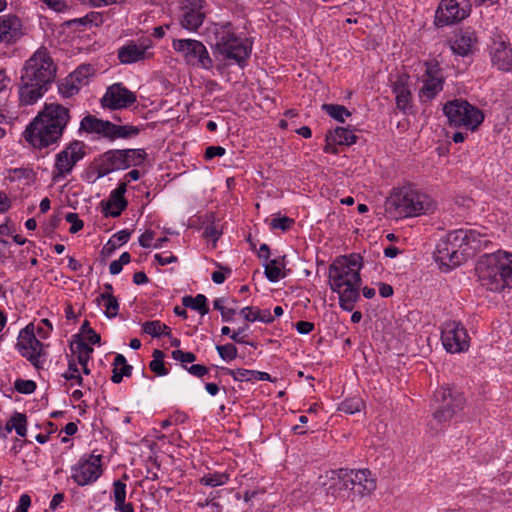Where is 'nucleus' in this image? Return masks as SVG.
Listing matches in <instances>:
<instances>
[{"instance_id": "f257e3e1", "label": "nucleus", "mask_w": 512, "mask_h": 512, "mask_svg": "<svg viewBox=\"0 0 512 512\" xmlns=\"http://www.w3.org/2000/svg\"><path fill=\"white\" fill-rule=\"evenodd\" d=\"M362 266V257L352 253L336 258L329 268L331 289L338 293L340 306L346 311H352L360 298Z\"/></svg>"}, {"instance_id": "f03ea898", "label": "nucleus", "mask_w": 512, "mask_h": 512, "mask_svg": "<svg viewBox=\"0 0 512 512\" xmlns=\"http://www.w3.org/2000/svg\"><path fill=\"white\" fill-rule=\"evenodd\" d=\"M478 281L487 290L512 289V252L497 250L479 257L475 267Z\"/></svg>"}, {"instance_id": "7ed1b4c3", "label": "nucleus", "mask_w": 512, "mask_h": 512, "mask_svg": "<svg viewBox=\"0 0 512 512\" xmlns=\"http://www.w3.org/2000/svg\"><path fill=\"white\" fill-rule=\"evenodd\" d=\"M436 202L426 193L411 187L395 190L385 202L387 217L394 220L432 213Z\"/></svg>"}, {"instance_id": "20e7f679", "label": "nucleus", "mask_w": 512, "mask_h": 512, "mask_svg": "<svg viewBox=\"0 0 512 512\" xmlns=\"http://www.w3.org/2000/svg\"><path fill=\"white\" fill-rule=\"evenodd\" d=\"M208 37L216 57L244 66L251 53L247 41L239 37L230 23H214L208 28Z\"/></svg>"}, {"instance_id": "39448f33", "label": "nucleus", "mask_w": 512, "mask_h": 512, "mask_svg": "<svg viewBox=\"0 0 512 512\" xmlns=\"http://www.w3.org/2000/svg\"><path fill=\"white\" fill-rule=\"evenodd\" d=\"M56 71L57 66L49 51L41 47L25 61L21 79L35 81L49 87L55 79Z\"/></svg>"}, {"instance_id": "423d86ee", "label": "nucleus", "mask_w": 512, "mask_h": 512, "mask_svg": "<svg viewBox=\"0 0 512 512\" xmlns=\"http://www.w3.org/2000/svg\"><path fill=\"white\" fill-rule=\"evenodd\" d=\"M443 112L450 125L463 126L472 131L477 129L484 120V114L479 108L462 99L447 102L443 107Z\"/></svg>"}, {"instance_id": "0eeeda50", "label": "nucleus", "mask_w": 512, "mask_h": 512, "mask_svg": "<svg viewBox=\"0 0 512 512\" xmlns=\"http://www.w3.org/2000/svg\"><path fill=\"white\" fill-rule=\"evenodd\" d=\"M86 145L84 142L74 140L67 144L55 155L52 171L53 182H59L70 175L76 164L84 158Z\"/></svg>"}, {"instance_id": "6e6552de", "label": "nucleus", "mask_w": 512, "mask_h": 512, "mask_svg": "<svg viewBox=\"0 0 512 512\" xmlns=\"http://www.w3.org/2000/svg\"><path fill=\"white\" fill-rule=\"evenodd\" d=\"M45 345L35 336V326L29 323L21 329L17 338L16 349L20 355L26 358L35 368H43L46 351Z\"/></svg>"}, {"instance_id": "1a4fd4ad", "label": "nucleus", "mask_w": 512, "mask_h": 512, "mask_svg": "<svg viewBox=\"0 0 512 512\" xmlns=\"http://www.w3.org/2000/svg\"><path fill=\"white\" fill-rule=\"evenodd\" d=\"M340 475L352 499L366 497L376 490V479L369 469H340Z\"/></svg>"}, {"instance_id": "9d476101", "label": "nucleus", "mask_w": 512, "mask_h": 512, "mask_svg": "<svg viewBox=\"0 0 512 512\" xmlns=\"http://www.w3.org/2000/svg\"><path fill=\"white\" fill-rule=\"evenodd\" d=\"M172 47L186 64L204 70L212 69L213 60L201 41L195 39H175L172 42Z\"/></svg>"}, {"instance_id": "9b49d317", "label": "nucleus", "mask_w": 512, "mask_h": 512, "mask_svg": "<svg viewBox=\"0 0 512 512\" xmlns=\"http://www.w3.org/2000/svg\"><path fill=\"white\" fill-rule=\"evenodd\" d=\"M102 456L84 454L71 466V479L81 487L94 484L103 474Z\"/></svg>"}, {"instance_id": "f8f14e48", "label": "nucleus", "mask_w": 512, "mask_h": 512, "mask_svg": "<svg viewBox=\"0 0 512 512\" xmlns=\"http://www.w3.org/2000/svg\"><path fill=\"white\" fill-rule=\"evenodd\" d=\"M63 129L48 124L41 117H36L26 128L25 138L35 148H45L56 143L63 134Z\"/></svg>"}, {"instance_id": "ddd939ff", "label": "nucleus", "mask_w": 512, "mask_h": 512, "mask_svg": "<svg viewBox=\"0 0 512 512\" xmlns=\"http://www.w3.org/2000/svg\"><path fill=\"white\" fill-rule=\"evenodd\" d=\"M419 80L422 86L418 98L422 104L432 101L443 90L445 83L441 68L435 61L425 63V71Z\"/></svg>"}, {"instance_id": "4468645a", "label": "nucleus", "mask_w": 512, "mask_h": 512, "mask_svg": "<svg viewBox=\"0 0 512 512\" xmlns=\"http://www.w3.org/2000/svg\"><path fill=\"white\" fill-rule=\"evenodd\" d=\"M441 341L449 353H462L469 349L470 338L464 326L455 320L445 321L441 328Z\"/></svg>"}, {"instance_id": "2eb2a0df", "label": "nucleus", "mask_w": 512, "mask_h": 512, "mask_svg": "<svg viewBox=\"0 0 512 512\" xmlns=\"http://www.w3.org/2000/svg\"><path fill=\"white\" fill-rule=\"evenodd\" d=\"M470 12V0H441L435 22L438 26L451 25L467 18Z\"/></svg>"}, {"instance_id": "dca6fc26", "label": "nucleus", "mask_w": 512, "mask_h": 512, "mask_svg": "<svg viewBox=\"0 0 512 512\" xmlns=\"http://www.w3.org/2000/svg\"><path fill=\"white\" fill-rule=\"evenodd\" d=\"M450 399L453 402V408H446L444 406H438L433 413V418L439 424H445L453 418V416L463 409L465 399L461 393L453 390L450 387H441L434 393L435 402H445Z\"/></svg>"}, {"instance_id": "f3484780", "label": "nucleus", "mask_w": 512, "mask_h": 512, "mask_svg": "<svg viewBox=\"0 0 512 512\" xmlns=\"http://www.w3.org/2000/svg\"><path fill=\"white\" fill-rule=\"evenodd\" d=\"M152 47L153 43L149 38L129 41L118 49V58L122 64H132L150 59L153 56Z\"/></svg>"}, {"instance_id": "a211bd4d", "label": "nucleus", "mask_w": 512, "mask_h": 512, "mask_svg": "<svg viewBox=\"0 0 512 512\" xmlns=\"http://www.w3.org/2000/svg\"><path fill=\"white\" fill-rule=\"evenodd\" d=\"M134 92L127 89L122 83L109 86L101 99L102 106L109 109H124L136 102Z\"/></svg>"}, {"instance_id": "6ab92c4d", "label": "nucleus", "mask_w": 512, "mask_h": 512, "mask_svg": "<svg viewBox=\"0 0 512 512\" xmlns=\"http://www.w3.org/2000/svg\"><path fill=\"white\" fill-rule=\"evenodd\" d=\"M478 39L471 29L457 31L450 40V48L453 53L465 57L474 53L477 49Z\"/></svg>"}, {"instance_id": "aec40b11", "label": "nucleus", "mask_w": 512, "mask_h": 512, "mask_svg": "<svg viewBox=\"0 0 512 512\" xmlns=\"http://www.w3.org/2000/svg\"><path fill=\"white\" fill-rule=\"evenodd\" d=\"M434 257L439 266L446 270L459 266L462 261V253L456 251L455 247L449 245L443 239L437 244Z\"/></svg>"}, {"instance_id": "412c9836", "label": "nucleus", "mask_w": 512, "mask_h": 512, "mask_svg": "<svg viewBox=\"0 0 512 512\" xmlns=\"http://www.w3.org/2000/svg\"><path fill=\"white\" fill-rule=\"evenodd\" d=\"M491 61L499 70L512 68V48L502 39H495L490 48Z\"/></svg>"}, {"instance_id": "4be33fe9", "label": "nucleus", "mask_w": 512, "mask_h": 512, "mask_svg": "<svg viewBox=\"0 0 512 512\" xmlns=\"http://www.w3.org/2000/svg\"><path fill=\"white\" fill-rule=\"evenodd\" d=\"M126 192V182L119 183L113 190L107 201H102L103 212L105 216L118 217L127 207V201L124 197Z\"/></svg>"}, {"instance_id": "5701e85b", "label": "nucleus", "mask_w": 512, "mask_h": 512, "mask_svg": "<svg viewBox=\"0 0 512 512\" xmlns=\"http://www.w3.org/2000/svg\"><path fill=\"white\" fill-rule=\"evenodd\" d=\"M36 117H41L45 123L60 126L63 130L70 119L69 110L55 103L45 104L44 109Z\"/></svg>"}, {"instance_id": "b1692460", "label": "nucleus", "mask_w": 512, "mask_h": 512, "mask_svg": "<svg viewBox=\"0 0 512 512\" xmlns=\"http://www.w3.org/2000/svg\"><path fill=\"white\" fill-rule=\"evenodd\" d=\"M48 86L35 81L21 79L19 101L23 106L33 105L47 92Z\"/></svg>"}, {"instance_id": "393cba45", "label": "nucleus", "mask_w": 512, "mask_h": 512, "mask_svg": "<svg viewBox=\"0 0 512 512\" xmlns=\"http://www.w3.org/2000/svg\"><path fill=\"white\" fill-rule=\"evenodd\" d=\"M357 136L354 132L345 127H337L326 135V145L324 151L327 153H336V145H352L356 143Z\"/></svg>"}, {"instance_id": "a878e982", "label": "nucleus", "mask_w": 512, "mask_h": 512, "mask_svg": "<svg viewBox=\"0 0 512 512\" xmlns=\"http://www.w3.org/2000/svg\"><path fill=\"white\" fill-rule=\"evenodd\" d=\"M22 24L15 15L0 16V42H11L21 35Z\"/></svg>"}, {"instance_id": "bb28decb", "label": "nucleus", "mask_w": 512, "mask_h": 512, "mask_svg": "<svg viewBox=\"0 0 512 512\" xmlns=\"http://www.w3.org/2000/svg\"><path fill=\"white\" fill-rule=\"evenodd\" d=\"M396 105L403 112L411 109V91L407 84V78L399 77L393 84Z\"/></svg>"}, {"instance_id": "cd10ccee", "label": "nucleus", "mask_w": 512, "mask_h": 512, "mask_svg": "<svg viewBox=\"0 0 512 512\" xmlns=\"http://www.w3.org/2000/svg\"><path fill=\"white\" fill-rule=\"evenodd\" d=\"M103 166L105 173L127 168L123 150H112L104 154Z\"/></svg>"}, {"instance_id": "c85d7f7f", "label": "nucleus", "mask_w": 512, "mask_h": 512, "mask_svg": "<svg viewBox=\"0 0 512 512\" xmlns=\"http://www.w3.org/2000/svg\"><path fill=\"white\" fill-rule=\"evenodd\" d=\"M109 121L100 120L92 115L85 116L80 123V130L88 133H97L107 137L109 133Z\"/></svg>"}, {"instance_id": "c756f323", "label": "nucleus", "mask_w": 512, "mask_h": 512, "mask_svg": "<svg viewBox=\"0 0 512 512\" xmlns=\"http://www.w3.org/2000/svg\"><path fill=\"white\" fill-rule=\"evenodd\" d=\"M182 26L189 31H196L203 23L205 13L203 9H182Z\"/></svg>"}, {"instance_id": "7c9ffc66", "label": "nucleus", "mask_w": 512, "mask_h": 512, "mask_svg": "<svg viewBox=\"0 0 512 512\" xmlns=\"http://www.w3.org/2000/svg\"><path fill=\"white\" fill-rule=\"evenodd\" d=\"M71 351L73 353L72 357L76 360L77 365H81L89 362L94 350L88 343L83 341V339H80L71 344Z\"/></svg>"}, {"instance_id": "2f4dec72", "label": "nucleus", "mask_w": 512, "mask_h": 512, "mask_svg": "<svg viewBox=\"0 0 512 512\" xmlns=\"http://www.w3.org/2000/svg\"><path fill=\"white\" fill-rule=\"evenodd\" d=\"M113 374L111 380L113 383L118 384L122 381L124 376H130L132 366L127 364L126 358L122 354H117L113 362Z\"/></svg>"}, {"instance_id": "473e14b6", "label": "nucleus", "mask_w": 512, "mask_h": 512, "mask_svg": "<svg viewBox=\"0 0 512 512\" xmlns=\"http://www.w3.org/2000/svg\"><path fill=\"white\" fill-rule=\"evenodd\" d=\"M10 78L3 69H0V123L5 122L7 99L10 94Z\"/></svg>"}, {"instance_id": "72a5a7b5", "label": "nucleus", "mask_w": 512, "mask_h": 512, "mask_svg": "<svg viewBox=\"0 0 512 512\" xmlns=\"http://www.w3.org/2000/svg\"><path fill=\"white\" fill-rule=\"evenodd\" d=\"M489 243L490 239L486 234H482L476 229H468L467 245L464 252L468 250L479 251L486 248Z\"/></svg>"}, {"instance_id": "f704fd0d", "label": "nucleus", "mask_w": 512, "mask_h": 512, "mask_svg": "<svg viewBox=\"0 0 512 512\" xmlns=\"http://www.w3.org/2000/svg\"><path fill=\"white\" fill-rule=\"evenodd\" d=\"M265 276L270 282H278L284 278L285 274L282 272L284 268L283 259H272L265 263Z\"/></svg>"}, {"instance_id": "c9c22d12", "label": "nucleus", "mask_w": 512, "mask_h": 512, "mask_svg": "<svg viewBox=\"0 0 512 512\" xmlns=\"http://www.w3.org/2000/svg\"><path fill=\"white\" fill-rule=\"evenodd\" d=\"M184 307L191 308L199 312L202 316L206 315L209 311L207 307V298L203 294H198L195 297L185 296L182 298Z\"/></svg>"}, {"instance_id": "e433bc0d", "label": "nucleus", "mask_w": 512, "mask_h": 512, "mask_svg": "<svg viewBox=\"0 0 512 512\" xmlns=\"http://www.w3.org/2000/svg\"><path fill=\"white\" fill-rule=\"evenodd\" d=\"M467 236L468 229H457L449 232L443 238V240L446 241L449 245L455 247L456 251H459L461 248H463V250L466 248Z\"/></svg>"}, {"instance_id": "4c0bfd02", "label": "nucleus", "mask_w": 512, "mask_h": 512, "mask_svg": "<svg viewBox=\"0 0 512 512\" xmlns=\"http://www.w3.org/2000/svg\"><path fill=\"white\" fill-rule=\"evenodd\" d=\"M139 131V128L132 125H116L110 122L107 137L111 139L127 138L137 135Z\"/></svg>"}, {"instance_id": "58836bf2", "label": "nucleus", "mask_w": 512, "mask_h": 512, "mask_svg": "<svg viewBox=\"0 0 512 512\" xmlns=\"http://www.w3.org/2000/svg\"><path fill=\"white\" fill-rule=\"evenodd\" d=\"M27 417L23 413H15L10 420L6 423V430L16 431L17 435L24 437L27 433Z\"/></svg>"}, {"instance_id": "ea45409f", "label": "nucleus", "mask_w": 512, "mask_h": 512, "mask_svg": "<svg viewBox=\"0 0 512 512\" xmlns=\"http://www.w3.org/2000/svg\"><path fill=\"white\" fill-rule=\"evenodd\" d=\"M341 476L342 475H340V469L331 472L328 491L331 492L335 497H348V487H346L342 483L341 479H339Z\"/></svg>"}, {"instance_id": "a19ab883", "label": "nucleus", "mask_w": 512, "mask_h": 512, "mask_svg": "<svg viewBox=\"0 0 512 512\" xmlns=\"http://www.w3.org/2000/svg\"><path fill=\"white\" fill-rule=\"evenodd\" d=\"M98 303H102L104 307V313L108 318H113L118 314L119 311V304L113 295L108 294H100L97 297Z\"/></svg>"}, {"instance_id": "79ce46f5", "label": "nucleus", "mask_w": 512, "mask_h": 512, "mask_svg": "<svg viewBox=\"0 0 512 512\" xmlns=\"http://www.w3.org/2000/svg\"><path fill=\"white\" fill-rule=\"evenodd\" d=\"M142 330L144 333L151 335L152 337H160L161 335H170V328L161 323L159 320L147 321L143 323Z\"/></svg>"}, {"instance_id": "37998d69", "label": "nucleus", "mask_w": 512, "mask_h": 512, "mask_svg": "<svg viewBox=\"0 0 512 512\" xmlns=\"http://www.w3.org/2000/svg\"><path fill=\"white\" fill-rule=\"evenodd\" d=\"M93 67L91 65H81L73 71L68 77L70 83L79 84L83 86L87 84L88 78L93 74Z\"/></svg>"}, {"instance_id": "c03bdc74", "label": "nucleus", "mask_w": 512, "mask_h": 512, "mask_svg": "<svg viewBox=\"0 0 512 512\" xmlns=\"http://www.w3.org/2000/svg\"><path fill=\"white\" fill-rule=\"evenodd\" d=\"M322 109L333 119L344 122L346 117L351 115L350 111L343 105L323 104Z\"/></svg>"}, {"instance_id": "a18cd8bd", "label": "nucleus", "mask_w": 512, "mask_h": 512, "mask_svg": "<svg viewBox=\"0 0 512 512\" xmlns=\"http://www.w3.org/2000/svg\"><path fill=\"white\" fill-rule=\"evenodd\" d=\"M149 367L152 372L158 376H165L168 374V370L164 363V353L161 350L153 351V360L150 362Z\"/></svg>"}, {"instance_id": "49530a36", "label": "nucleus", "mask_w": 512, "mask_h": 512, "mask_svg": "<svg viewBox=\"0 0 512 512\" xmlns=\"http://www.w3.org/2000/svg\"><path fill=\"white\" fill-rule=\"evenodd\" d=\"M226 302L227 300L224 298H216L213 301V306L214 309L220 311L222 320L224 322H230L236 314V309L234 307L225 305Z\"/></svg>"}, {"instance_id": "de8ad7c7", "label": "nucleus", "mask_w": 512, "mask_h": 512, "mask_svg": "<svg viewBox=\"0 0 512 512\" xmlns=\"http://www.w3.org/2000/svg\"><path fill=\"white\" fill-rule=\"evenodd\" d=\"M63 377L68 381H74L75 384L79 386L83 385V378L80 375L77 362L73 357L68 360V368L63 374Z\"/></svg>"}, {"instance_id": "09e8293b", "label": "nucleus", "mask_w": 512, "mask_h": 512, "mask_svg": "<svg viewBox=\"0 0 512 512\" xmlns=\"http://www.w3.org/2000/svg\"><path fill=\"white\" fill-rule=\"evenodd\" d=\"M126 158L127 168L130 166H138L145 160L146 153L142 149L123 150Z\"/></svg>"}, {"instance_id": "8fccbe9b", "label": "nucleus", "mask_w": 512, "mask_h": 512, "mask_svg": "<svg viewBox=\"0 0 512 512\" xmlns=\"http://www.w3.org/2000/svg\"><path fill=\"white\" fill-rule=\"evenodd\" d=\"M228 481V476L224 473H208L204 475L200 482L209 487L224 485Z\"/></svg>"}, {"instance_id": "3c124183", "label": "nucleus", "mask_w": 512, "mask_h": 512, "mask_svg": "<svg viewBox=\"0 0 512 512\" xmlns=\"http://www.w3.org/2000/svg\"><path fill=\"white\" fill-rule=\"evenodd\" d=\"M216 350L219 356L227 362H230L236 359L238 355V350L234 344L228 343L225 345H217Z\"/></svg>"}, {"instance_id": "603ef678", "label": "nucleus", "mask_w": 512, "mask_h": 512, "mask_svg": "<svg viewBox=\"0 0 512 512\" xmlns=\"http://www.w3.org/2000/svg\"><path fill=\"white\" fill-rule=\"evenodd\" d=\"M227 374L230 375L235 381H253L254 380V370L248 369H228Z\"/></svg>"}, {"instance_id": "864d4df0", "label": "nucleus", "mask_w": 512, "mask_h": 512, "mask_svg": "<svg viewBox=\"0 0 512 512\" xmlns=\"http://www.w3.org/2000/svg\"><path fill=\"white\" fill-rule=\"evenodd\" d=\"M362 407L363 401L360 398H353L342 402L340 410L348 414H354L359 412Z\"/></svg>"}, {"instance_id": "5fc2aeb1", "label": "nucleus", "mask_w": 512, "mask_h": 512, "mask_svg": "<svg viewBox=\"0 0 512 512\" xmlns=\"http://www.w3.org/2000/svg\"><path fill=\"white\" fill-rule=\"evenodd\" d=\"M222 231L215 223L208 224L204 227L203 236L212 240L214 243L220 238Z\"/></svg>"}, {"instance_id": "6e6d98bb", "label": "nucleus", "mask_w": 512, "mask_h": 512, "mask_svg": "<svg viewBox=\"0 0 512 512\" xmlns=\"http://www.w3.org/2000/svg\"><path fill=\"white\" fill-rule=\"evenodd\" d=\"M81 86L79 84L70 83L69 77L65 79V81L60 86V92L64 97H71L76 94Z\"/></svg>"}, {"instance_id": "4d7b16f0", "label": "nucleus", "mask_w": 512, "mask_h": 512, "mask_svg": "<svg viewBox=\"0 0 512 512\" xmlns=\"http://www.w3.org/2000/svg\"><path fill=\"white\" fill-rule=\"evenodd\" d=\"M65 220L71 224L69 229L71 233H77L83 228V221L79 218L77 213H67L65 215Z\"/></svg>"}, {"instance_id": "13d9d810", "label": "nucleus", "mask_w": 512, "mask_h": 512, "mask_svg": "<svg viewBox=\"0 0 512 512\" xmlns=\"http://www.w3.org/2000/svg\"><path fill=\"white\" fill-rule=\"evenodd\" d=\"M113 496L114 502L126 500V484L123 481L117 480L113 483Z\"/></svg>"}, {"instance_id": "bf43d9fd", "label": "nucleus", "mask_w": 512, "mask_h": 512, "mask_svg": "<svg viewBox=\"0 0 512 512\" xmlns=\"http://www.w3.org/2000/svg\"><path fill=\"white\" fill-rule=\"evenodd\" d=\"M15 388L20 393L30 394L35 391L36 383L32 380L20 379L15 382Z\"/></svg>"}, {"instance_id": "052dcab7", "label": "nucleus", "mask_w": 512, "mask_h": 512, "mask_svg": "<svg viewBox=\"0 0 512 512\" xmlns=\"http://www.w3.org/2000/svg\"><path fill=\"white\" fill-rule=\"evenodd\" d=\"M172 358L181 363H192L196 360V356L192 352H185L182 350H174L172 352Z\"/></svg>"}, {"instance_id": "680f3d73", "label": "nucleus", "mask_w": 512, "mask_h": 512, "mask_svg": "<svg viewBox=\"0 0 512 512\" xmlns=\"http://www.w3.org/2000/svg\"><path fill=\"white\" fill-rule=\"evenodd\" d=\"M292 224H293V220L286 216L274 218L271 220V223H270V225L273 229H280L282 231L289 229V227Z\"/></svg>"}, {"instance_id": "e2e57ef3", "label": "nucleus", "mask_w": 512, "mask_h": 512, "mask_svg": "<svg viewBox=\"0 0 512 512\" xmlns=\"http://www.w3.org/2000/svg\"><path fill=\"white\" fill-rule=\"evenodd\" d=\"M32 171L26 168H15L9 171V178L11 180H20L30 178Z\"/></svg>"}, {"instance_id": "0e129e2a", "label": "nucleus", "mask_w": 512, "mask_h": 512, "mask_svg": "<svg viewBox=\"0 0 512 512\" xmlns=\"http://www.w3.org/2000/svg\"><path fill=\"white\" fill-rule=\"evenodd\" d=\"M154 232L152 230H147L143 234L140 235L138 242L141 247L143 248H151L153 247V239H154Z\"/></svg>"}, {"instance_id": "69168bd1", "label": "nucleus", "mask_w": 512, "mask_h": 512, "mask_svg": "<svg viewBox=\"0 0 512 512\" xmlns=\"http://www.w3.org/2000/svg\"><path fill=\"white\" fill-rule=\"evenodd\" d=\"M225 152V148L221 146H209L206 148L205 158L207 160H210L217 156H223Z\"/></svg>"}, {"instance_id": "338daca9", "label": "nucleus", "mask_w": 512, "mask_h": 512, "mask_svg": "<svg viewBox=\"0 0 512 512\" xmlns=\"http://www.w3.org/2000/svg\"><path fill=\"white\" fill-rule=\"evenodd\" d=\"M258 310V308L246 306L241 309L240 314L246 321L255 322Z\"/></svg>"}, {"instance_id": "774afa93", "label": "nucleus", "mask_w": 512, "mask_h": 512, "mask_svg": "<svg viewBox=\"0 0 512 512\" xmlns=\"http://www.w3.org/2000/svg\"><path fill=\"white\" fill-rule=\"evenodd\" d=\"M295 328L298 333L306 335L309 334L314 329V324L308 321H298L295 324Z\"/></svg>"}]
</instances>
